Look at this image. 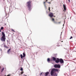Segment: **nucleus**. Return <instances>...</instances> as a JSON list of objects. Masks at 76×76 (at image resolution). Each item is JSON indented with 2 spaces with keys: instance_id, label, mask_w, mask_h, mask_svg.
I'll return each mask as SVG.
<instances>
[{
  "instance_id": "0eeeda50",
  "label": "nucleus",
  "mask_w": 76,
  "mask_h": 76,
  "mask_svg": "<svg viewBox=\"0 0 76 76\" xmlns=\"http://www.w3.org/2000/svg\"><path fill=\"white\" fill-rule=\"evenodd\" d=\"M54 71L53 70V69L50 72V74L51 76H53V74H54Z\"/></svg>"
},
{
  "instance_id": "4be33fe9",
  "label": "nucleus",
  "mask_w": 76,
  "mask_h": 76,
  "mask_svg": "<svg viewBox=\"0 0 76 76\" xmlns=\"http://www.w3.org/2000/svg\"><path fill=\"white\" fill-rule=\"evenodd\" d=\"M12 31H13V32H15V30H13V29H12Z\"/></svg>"
},
{
  "instance_id": "5701e85b",
  "label": "nucleus",
  "mask_w": 76,
  "mask_h": 76,
  "mask_svg": "<svg viewBox=\"0 0 76 76\" xmlns=\"http://www.w3.org/2000/svg\"><path fill=\"white\" fill-rule=\"evenodd\" d=\"M61 23V22H59L58 23L59 24H60V23Z\"/></svg>"
},
{
  "instance_id": "393cba45",
  "label": "nucleus",
  "mask_w": 76,
  "mask_h": 76,
  "mask_svg": "<svg viewBox=\"0 0 76 76\" xmlns=\"http://www.w3.org/2000/svg\"><path fill=\"white\" fill-rule=\"evenodd\" d=\"M42 74V72H41V73L40 74V75H41Z\"/></svg>"
},
{
  "instance_id": "bb28decb",
  "label": "nucleus",
  "mask_w": 76,
  "mask_h": 76,
  "mask_svg": "<svg viewBox=\"0 0 76 76\" xmlns=\"http://www.w3.org/2000/svg\"><path fill=\"white\" fill-rule=\"evenodd\" d=\"M68 1H69V3H70V0H68Z\"/></svg>"
},
{
  "instance_id": "ddd939ff",
  "label": "nucleus",
  "mask_w": 76,
  "mask_h": 76,
  "mask_svg": "<svg viewBox=\"0 0 76 76\" xmlns=\"http://www.w3.org/2000/svg\"><path fill=\"white\" fill-rule=\"evenodd\" d=\"M48 73H49V72H46L45 73V76H48Z\"/></svg>"
},
{
  "instance_id": "20e7f679",
  "label": "nucleus",
  "mask_w": 76,
  "mask_h": 76,
  "mask_svg": "<svg viewBox=\"0 0 76 76\" xmlns=\"http://www.w3.org/2000/svg\"><path fill=\"white\" fill-rule=\"evenodd\" d=\"M54 67L55 68H60L61 66L59 64H56L54 65Z\"/></svg>"
},
{
  "instance_id": "b1692460",
  "label": "nucleus",
  "mask_w": 76,
  "mask_h": 76,
  "mask_svg": "<svg viewBox=\"0 0 76 76\" xmlns=\"http://www.w3.org/2000/svg\"><path fill=\"white\" fill-rule=\"evenodd\" d=\"M72 38H73V37H71L70 38V39H72Z\"/></svg>"
},
{
  "instance_id": "f3484780",
  "label": "nucleus",
  "mask_w": 76,
  "mask_h": 76,
  "mask_svg": "<svg viewBox=\"0 0 76 76\" xmlns=\"http://www.w3.org/2000/svg\"><path fill=\"white\" fill-rule=\"evenodd\" d=\"M10 50H11V49L10 48V49H9L8 50V51H7V53H9V51H10Z\"/></svg>"
},
{
  "instance_id": "473e14b6",
  "label": "nucleus",
  "mask_w": 76,
  "mask_h": 76,
  "mask_svg": "<svg viewBox=\"0 0 76 76\" xmlns=\"http://www.w3.org/2000/svg\"><path fill=\"white\" fill-rule=\"evenodd\" d=\"M1 32V30L0 29V32Z\"/></svg>"
},
{
  "instance_id": "f704fd0d",
  "label": "nucleus",
  "mask_w": 76,
  "mask_h": 76,
  "mask_svg": "<svg viewBox=\"0 0 76 76\" xmlns=\"http://www.w3.org/2000/svg\"><path fill=\"white\" fill-rule=\"evenodd\" d=\"M5 0H4V1Z\"/></svg>"
},
{
  "instance_id": "423d86ee",
  "label": "nucleus",
  "mask_w": 76,
  "mask_h": 76,
  "mask_svg": "<svg viewBox=\"0 0 76 76\" xmlns=\"http://www.w3.org/2000/svg\"><path fill=\"white\" fill-rule=\"evenodd\" d=\"M23 56L22 54H21L20 55V57L22 59H23V57H25V53H23Z\"/></svg>"
},
{
  "instance_id": "c756f323",
  "label": "nucleus",
  "mask_w": 76,
  "mask_h": 76,
  "mask_svg": "<svg viewBox=\"0 0 76 76\" xmlns=\"http://www.w3.org/2000/svg\"><path fill=\"white\" fill-rule=\"evenodd\" d=\"M47 1H48V0H46V2H47Z\"/></svg>"
},
{
  "instance_id": "4468645a",
  "label": "nucleus",
  "mask_w": 76,
  "mask_h": 76,
  "mask_svg": "<svg viewBox=\"0 0 76 76\" xmlns=\"http://www.w3.org/2000/svg\"><path fill=\"white\" fill-rule=\"evenodd\" d=\"M4 68H3L2 69H1V72L2 73L3 72V71L4 70Z\"/></svg>"
},
{
  "instance_id": "2eb2a0df",
  "label": "nucleus",
  "mask_w": 76,
  "mask_h": 76,
  "mask_svg": "<svg viewBox=\"0 0 76 76\" xmlns=\"http://www.w3.org/2000/svg\"><path fill=\"white\" fill-rule=\"evenodd\" d=\"M47 61L48 62H49V61H50V58H48Z\"/></svg>"
},
{
  "instance_id": "dca6fc26",
  "label": "nucleus",
  "mask_w": 76,
  "mask_h": 76,
  "mask_svg": "<svg viewBox=\"0 0 76 76\" xmlns=\"http://www.w3.org/2000/svg\"><path fill=\"white\" fill-rule=\"evenodd\" d=\"M4 47L5 48H8V47H7V46H6V45H4Z\"/></svg>"
},
{
  "instance_id": "a211bd4d",
  "label": "nucleus",
  "mask_w": 76,
  "mask_h": 76,
  "mask_svg": "<svg viewBox=\"0 0 76 76\" xmlns=\"http://www.w3.org/2000/svg\"><path fill=\"white\" fill-rule=\"evenodd\" d=\"M4 28L3 27H2L1 28V30H2V29H3Z\"/></svg>"
},
{
  "instance_id": "72a5a7b5",
  "label": "nucleus",
  "mask_w": 76,
  "mask_h": 76,
  "mask_svg": "<svg viewBox=\"0 0 76 76\" xmlns=\"http://www.w3.org/2000/svg\"><path fill=\"white\" fill-rule=\"evenodd\" d=\"M61 42H63V41H61Z\"/></svg>"
},
{
  "instance_id": "cd10ccee",
  "label": "nucleus",
  "mask_w": 76,
  "mask_h": 76,
  "mask_svg": "<svg viewBox=\"0 0 76 76\" xmlns=\"http://www.w3.org/2000/svg\"><path fill=\"white\" fill-rule=\"evenodd\" d=\"M21 74H23V72H21Z\"/></svg>"
},
{
  "instance_id": "c9c22d12",
  "label": "nucleus",
  "mask_w": 76,
  "mask_h": 76,
  "mask_svg": "<svg viewBox=\"0 0 76 76\" xmlns=\"http://www.w3.org/2000/svg\"><path fill=\"white\" fill-rule=\"evenodd\" d=\"M0 67H1L0 66Z\"/></svg>"
},
{
  "instance_id": "a878e982",
  "label": "nucleus",
  "mask_w": 76,
  "mask_h": 76,
  "mask_svg": "<svg viewBox=\"0 0 76 76\" xmlns=\"http://www.w3.org/2000/svg\"><path fill=\"white\" fill-rule=\"evenodd\" d=\"M7 76H10V75L9 74L8 75H7Z\"/></svg>"
},
{
  "instance_id": "2f4dec72",
  "label": "nucleus",
  "mask_w": 76,
  "mask_h": 76,
  "mask_svg": "<svg viewBox=\"0 0 76 76\" xmlns=\"http://www.w3.org/2000/svg\"><path fill=\"white\" fill-rule=\"evenodd\" d=\"M53 17H56V16H54V15H53Z\"/></svg>"
},
{
  "instance_id": "9b49d317",
  "label": "nucleus",
  "mask_w": 76,
  "mask_h": 76,
  "mask_svg": "<svg viewBox=\"0 0 76 76\" xmlns=\"http://www.w3.org/2000/svg\"><path fill=\"white\" fill-rule=\"evenodd\" d=\"M46 2H44L43 3V4H44V6L45 8H46V5L45 4V3H46Z\"/></svg>"
},
{
  "instance_id": "c85d7f7f",
  "label": "nucleus",
  "mask_w": 76,
  "mask_h": 76,
  "mask_svg": "<svg viewBox=\"0 0 76 76\" xmlns=\"http://www.w3.org/2000/svg\"><path fill=\"white\" fill-rule=\"evenodd\" d=\"M57 47H60V45H57Z\"/></svg>"
},
{
  "instance_id": "aec40b11",
  "label": "nucleus",
  "mask_w": 76,
  "mask_h": 76,
  "mask_svg": "<svg viewBox=\"0 0 76 76\" xmlns=\"http://www.w3.org/2000/svg\"><path fill=\"white\" fill-rule=\"evenodd\" d=\"M48 3L49 4H51V2H48Z\"/></svg>"
},
{
  "instance_id": "f8f14e48",
  "label": "nucleus",
  "mask_w": 76,
  "mask_h": 76,
  "mask_svg": "<svg viewBox=\"0 0 76 76\" xmlns=\"http://www.w3.org/2000/svg\"><path fill=\"white\" fill-rule=\"evenodd\" d=\"M52 21H53V22H54V23H56V22H55V21H54V19L53 18H52Z\"/></svg>"
},
{
  "instance_id": "7ed1b4c3",
  "label": "nucleus",
  "mask_w": 76,
  "mask_h": 76,
  "mask_svg": "<svg viewBox=\"0 0 76 76\" xmlns=\"http://www.w3.org/2000/svg\"><path fill=\"white\" fill-rule=\"evenodd\" d=\"M59 62H60L61 64H63V63H64V61H63V60L62 58L59 59L58 58H57L55 62L56 63H58Z\"/></svg>"
},
{
  "instance_id": "412c9836",
  "label": "nucleus",
  "mask_w": 76,
  "mask_h": 76,
  "mask_svg": "<svg viewBox=\"0 0 76 76\" xmlns=\"http://www.w3.org/2000/svg\"><path fill=\"white\" fill-rule=\"evenodd\" d=\"M49 11H50V7H49V9H48Z\"/></svg>"
},
{
  "instance_id": "9d476101",
  "label": "nucleus",
  "mask_w": 76,
  "mask_h": 76,
  "mask_svg": "<svg viewBox=\"0 0 76 76\" xmlns=\"http://www.w3.org/2000/svg\"><path fill=\"white\" fill-rule=\"evenodd\" d=\"M52 59L53 61H56V58L54 57H52Z\"/></svg>"
},
{
  "instance_id": "7c9ffc66",
  "label": "nucleus",
  "mask_w": 76,
  "mask_h": 76,
  "mask_svg": "<svg viewBox=\"0 0 76 76\" xmlns=\"http://www.w3.org/2000/svg\"><path fill=\"white\" fill-rule=\"evenodd\" d=\"M24 76H26V75H24Z\"/></svg>"
},
{
  "instance_id": "6e6552de",
  "label": "nucleus",
  "mask_w": 76,
  "mask_h": 76,
  "mask_svg": "<svg viewBox=\"0 0 76 76\" xmlns=\"http://www.w3.org/2000/svg\"><path fill=\"white\" fill-rule=\"evenodd\" d=\"M63 7L64 8V9L65 12H66V10H67V8H66V6H65V5H64V4L63 5Z\"/></svg>"
},
{
  "instance_id": "39448f33",
  "label": "nucleus",
  "mask_w": 76,
  "mask_h": 76,
  "mask_svg": "<svg viewBox=\"0 0 76 76\" xmlns=\"http://www.w3.org/2000/svg\"><path fill=\"white\" fill-rule=\"evenodd\" d=\"M49 16L50 18H52V17H53V16H54L53 13L52 12H50V13L49 14Z\"/></svg>"
},
{
  "instance_id": "e433bc0d",
  "label": "nucleus",
  "mask_w": 76,
  "mask_h": 76,
  "mask_svg": "<svg viewBox=\"0 0 76 76\" xmlns=\"http://www.w3.org/2000/svg\"><path fill=\"white\" fill-rule=\"evenodd\" d=\"M53 0H52V1Z\"/></svg>"
},
{
  "instance_id": "1a4fd4ad",
  "label": "nucleus",
  "mask_w": 76,
  "mask_h": 76,
  "mask_svg": "<svg viewBox=\"0 0 76 76\" xmlns=\"http://www.w3.org/2000/svg\"><path fill=\"white\" fill-rule=\"evenodd\" d=\"M53 70L54 71V72H58V70L57 69L54 68L53 69Z\"/></svg>"
},
{
  "instance_id": "f257e3e1",
  "label": "nucleus",
  "mask_w": 76,
  "mask_h": 76,
  "mask_svg": "<svg viewBox=\"0 0 76 76\" xmlns=\"http://www.w3.org/2000/svg\"><path fill=\"white\" fill-rule=\"evenodd\" d=\"M26 6L28 10L31 11L32 9V5H31V2L29 1L27 2Z\"/></svg>"
},
{
  "instance_id": "f03ea898",
  "label": "nucleus",
  "mask_w": 76,
  "mask_h": 76,
  "mask_svg": "<svg viewBox=\"0 0 76 76\" xmlns=\"http://www.w3.org/2000/svg\"><path fill=\"white\" fill-rule=\"evenodd\" d=\"M2 36L1 38V41H2V42H5L6 40V35H5V34L4 32H2Z\"/></svg>"
},
{
  "instance_id": "6ab92c4d",
  "label": "nucleus",
  "mask_w": 76,
  "mask_h": 76,
  "mask_svg": "<svg viewBox=\"0 0 76 76\" xmlns=\"http://www.w3.org/2000/svg\"><path fill=\"white\" fill-rule=\"evenodd\" d=\"M20 70L21 71H23V68H21L20 69Z\"/></svg>"
}]
</instances>
